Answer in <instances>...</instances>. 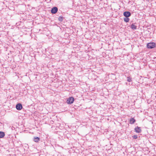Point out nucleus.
<instances>
[{
	"instance_id": "obj_3",
	"label": "nucleus",
	"mask_w": 156,
	"mask_h": 156,
	"mask_svg": "<svg viewBox=\"0 0 156 156\" xmlns=\"http://www.w3.org/2000/svg\"><path fill=\"white\" fill-rule=\"evenodd\" d=\"M58 11V8L56 7H53L51 10V12L52 14H55Z\"/></svg>"
},
{
	"instance_id": "obj_5",
	"label": "nucleus",
	"mask_w": 156,
	"mask_h": 156,
	"mask_svg": "<svg viewBox=\"0 0 156 156\" xmlns=\"http://www.w3.org/2000/svg\"><path fill=\"white\" fill-rule=\"evenodd\" d=\"M22 108V105L20 103L17 104L16 105V108L18 110H20Z\"/></svg>"
},
{
	"instance_id": "obj_6",
	"label": "nucleus",
	"mask_w": 156,
	"mask_h": 156,
	"mask_svg": "<svg viewBox=\"0 0 156 156\" xmlns=\"http://www.w3.org/2000/svg\"><path fill=\"white\" fill-rule=\"evenodd\" d=\"M123 15L125 17H129L131 16V13L129 11H126L124 12Z\"/></svg>"
},
{
	"instance_id": "obj_13",
	"label": "nucleus",
	"mask_w": 156,
	"mask_h": 156,
	"mask_svg": "<svg viewBox=\"0 0 156 156\" xmlns=\"http://www.w3.org/2000/svg\"><path fill=\"white\" fill-rule=\"evenodd\" d=\"M127 81L128 82H130L131 81V78L130 77H127Z\"/></svg>"
},
{
	"instance_id": "obj_8",
	"label": "nucleus",
	"mask_w": 156,
	"mask_h": 156,
	"mask_svg": "<svg viewBox=\"0 0 156 156\" xmlns=\"http://www.w3.org/2000/svg\"><path fill=\"white\" fill-rule=\"evenodd\" d=\"M136 122V120L133 118H131L129 120V123L131 124H134Z\"/></svg>"
},
{
	"instance_id": "obj_14",
	"label": "nucleus",
	"mask_w": 156,
	"mask_h": 156,
	"mask_svg": "<svg viewBox=\"0 0 156 156\" xmlns=\"http://www.w3.org/2000/svg\"><path fill=\"white\" fill-rule=\"evenodd\" d=\"M132 137L134 139H136L137 138V135H134Z\"/></svg>"
},
{
	"instance_id": "obj_2",
	"label": "nucleus",
	"mask_w": 156,
	"mask_h": 156,
	"mask_svg": "<svg viewBox=\"0 0 156 156\" xmlns=\"http://www.w3.org/2000/svg\"><path fill=\"white\" fill-rule=\"evenodd\" d=\"M74 99L73 97H70L67 100L66 103L68 104H71L74 101Z\"/></svg>"
},
{
	"instance_id": "obj_12",
	"label": "nucleus",
	"mask_w": 156,
	"mask_h": 156,
	"mask_svg": "<svg viewBox=\"0 0 156 156\" xmlns=\"http://www.w3.org/2000/svg\"><path fill=\"white\" fill-rule=\"evenodd\" d=\"M128 17H125L124 18V20L126 23L129 22V19L128 18Z\"/></svg>"
},
{
	"instance_id": "obj_4",
	"label": "nucleus",
	"mask_w": 156,
	"mask_h": 156,
	"mask_svg": "<svg viewBox=\"0 0 156 156\" xmlns=\"http://www.w3.org/2000/svg\"><path fill=\"white\" fill-rule=\"evenodd\" d=\"M136 133H140L141 132V129L140 127L137 126L134 129Z\"/></svg>"
},
{
	"instance_id": "obj_11",
	"label": "nucleus",
	"mask_w": 156,
	"mask_h": 156,
	"mask_svg": "<svg viewBox=\"0 0 156 156\" xmlns=\"http://www.w3.org/2000/svg\"><path fill=\"white\" fill-rule=\"evenodd\" d=\"M5 134L4 132L0 131V138H2L4 137Z\"/></svg>"
},
{
	"instance_id": "obj_1",
	"label": "nucleus",
	"mask_w": 156,
	"mask_h": 156,
	"mask_svg": "<svg viewBox=\"0 0 156 156\" xmlns=\"http://www.w3.org/2000/svg\"><path fill=\"white\" fill-rule=\"evenodd\" d=\"M147 46L148 48L152 49L156 47V44L153 42L149 43L147 44Z\"/></svg>"
},
{
	"instance_id": "obj_7",
	"label": "nucleus",
	"mask_w": 156,
	"mask_h": 156,
	"mask_svg": "<svg viewBox=\"0 0 156 156\" xmlns=\"http://www.w3.org/2000/svg\"><path fill=\"white\" fill-rule=\"evenodd\" d=\"M136 23H132L131 26L130 28L133 30H136L137 29V26Z\"/></svg>"
},
{
	"instance_id": "obj_9",
	"label": "nucleus",
	"mask_w": 156,
	"mask_h": 156,
	"mask_svg": "<svg viewBox=\"0 0 156 156\" xmlns=\"http://www.w3.org/2000/svg\"><path fill=\"white\" fill-rule=\"evenodd\" d=\"M34 140L36 142H38L40 140V138L38 137H34Z\"/></svg>"
},
{
	"instance_id": "obj_10",
	"label": "nucleus",
	"mask_w": 156,
	"mask_h": 156,
	"mask_svg": "<svg viewBox=\"0 0 156 156\" xmlns=\"http://www.w3.org/2000/svg\"><path fill=\"white\" fill-rule=\"evenodd\" d=\"M64 17H63L62 16H60L58 18V20L59 21L62 22L63 21V20L64 19Z\"/></svg>"
}]
</instances>
